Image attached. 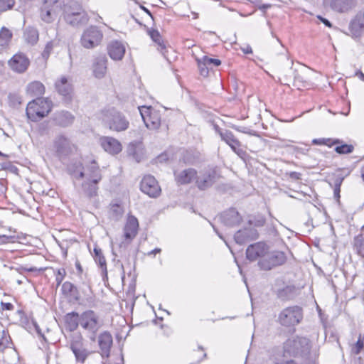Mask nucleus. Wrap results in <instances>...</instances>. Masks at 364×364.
<instances>
[{"mask_svg": "<svg viewBox=\"0 0 364 364\" xmlns=\"http://www.w3.org/2000/svg\"><path fill=\"white\" fill-rule=\"evenodd\" d=\"M102 122L114 132H123L128 129L129 122L122 112L112 108L102 112Z\"/></svg>", "mask_w": 364, "mask_h": 364, "instance_id": "obj_1", "label": "nucleus"}, {"mask_svg": "<svg viewBox=\"0 0 364 364\" xmlns=\"http://www.w3.org/2000/svg\"><path fill=\"white\" fill-rule=\"evenodd\" d=\"M51 110V101L38 97L30 102L26 107V115L33 122L41 120Z\"/></svg>", "mask_w": 364, "mask_h": 364, "instance_id": "obj_2", "label": "nucleus"}, {"mask_svg": "<svg viewBox=\"0 0 364 364\" xmlns=\"http://www.w3.org/2000/svg\"><path fill=\"white\" fill-rule=\"evenodd\" d=\"M303 318L302 308L297 306L287 307L278 316V322L283 326L291 327L299 324Z\"/></svg>", "mask_w": 364, "mask_h": 364, "instance_id": "obj_3", "label": "nucleus"}, {"mask_svg": "<svg viewBox=\"0 0 364 364\" xmlns=\"http://www.w3.org/2000/svg\"><path fill=\"white\" fill-rule=\"evenodd\" d=\"M70 348L73 353L77 364H84L91 352L85 347L80 333L74 332L70 336Z\"/></svg>", "mask_w": 364, "mask_h": 364, "instance_id": "obj_4", "label": "nucleus"}, {"mask_svg": "<svg viewBox=\"0 0 364 364\" xmlns=\"http://www.w3.org/2000/svg\"><path fill=\"white\" fill-rule=\"evenodd\" d=\"M311 348L309 339L305 337H296L288 339L284 343V350L293 356H304L309 354Z\"/></svg>", "mask_w": 364, "mask_h": 364, "instance_id": "obj_5", "label": "nucleus"}, {"mask_svg": "<svg viewBox=\"0 0 364 364\" xmlns=\"http://www.w3.org/2000/svg\"><path fill=\"white\" fill-rule=\"evenodd\" d=\"M80 326L89 333L90 339L95 341L100 325L99 316L94 311L88 310L80 315Z\"/></svg>", "mask_w": 364, "mask_h": 364, "instance_id": "obj_6", "label": "nucleus"}, {"mask_svg": "<svg viewBox=\"0 0 364 364\" xmlns=\"http://www.w3.org/2000/svg\"><path fill=\"white\" fill-rule=\"evenodd\" d=\"M139 110L146 127L151 130L158 129L161 125V114L159 111L151 107L141 106Z\"/></svg>", "mask_w": 364, "mask_h": 364, "instance_id": "obj_7", "label": "nucleus"}, {"mask_svg": "<svg viewBox=\"0 0 364 364\" xmlns=\"http://www.w3.org/2000/svg\"><path fill=\"white\" fill-rule=\"evenodd\" d=\"M287 261V256L284 252L273 251L267 254L265 258L259 259L258 266L262 270H270L272 268L282 265Z\"/></svg>", "mask_w": 364, "mask_h": 364, "instance_id": "obj_8", "label": "nucleus"}, {"mask_svg": "<svg viewBox=\"0 0 364 364\" xmlns=\"http://www.w3.org/2000/svg\"><path fill=\"white\" fill-rule=\"evenodd\" d=\"M103 34L97 26H91L87 28L81 36L82 46L87 49L97 46L102 41Z\"/></svg>", "mask_w": 364, "mask_h": 364, "instance_id": "obj_9", "label": "nucleus"}, {"mask_svg": "<svg viewBox=\"0 0 364 364\" xmlns=\"http://www.w3.org/2000/svg\"><path fill=\"white\" fill-rule=\"evenodd\" d=\"M220 136L241 159L247 161L249 154L232 132L225 130L224 132H220Z\"/></svg>", "mask_w": 364, "mask_h": 364, "instance_id": "obj_10", "label": "nucleus"}, {"mask_svg": "<svg viewBox=\"0 0 364 364\" xmlns=\"http://www.w3.org/2000/svg\"><path fill=\"white\" fill-rule=\"evenodd\" d=\"M73 176L76 179L82 178H85L87 181L94 179V182H100L102 180L101 171L95 160L83 166L82 170L74 172Z\"/></svg>", "mask_w": 364, "mask_h": 364, "instance_id": "obj_11", "label": "nucleus"}, {"mask_svg": "<svg viewBox=\"0 0 364 364\" xmlns=\"http://www.w3.org/2000/svg\"><path fill=\"white\" fill-rule=\"evenodd\" d=\"M293 80V85L299 90L306 87L309 83L306 77L296 70L290 68L286 73L281 74L279 81L284 85H289L288 82Z\"/></svg>", "mask_w": 364, "mask_h": 364, "instance_id": "obj_12", "label": "nucleus"}, {"mask_svg": "<svg viewBox=\"0 0 364 364\" xmlns=\"http://www.w3.org/2000/svg\"><path fill=\"white\" fill-rule=\"evenodd\" d=\"M269 250L264 242H257L249 245L246 250V257L250 261L265 258Z\"/></svg>", "mask_w": 364, "mask_h": 364, "instance_id": "obj_13", "label": "nucleus"}, {"mask_svg": "<svg viewBox=\"0 0 364 364\" xmlns=\"http://www.w3.org/2000/svg\"><path fill=\"white\" fill-rule=\"evenodd\" d=\"M140 189L145 194L151 198H156L161 193L157 181L151 175L145 176L141 183Z\"/></svg>", "mask_w": 364, "mask_h": 364, "instance_id": "obj_14", "label": "nucleus"}, {"mask_svg": "<svg viewBox=\"0 0 364 364\" xmlns=\"http://www.w3.org/2000/svg\"><path fill=\"white\" fill-rule=\"evenodd\" d=\"M259 237L257 230L249 226L237 230L234 235L235 242L238 245H244L251 240H255Z\"/></svg>", "mask_w": 364, "mask_h": 364, "instance_id": "obj_15", "label": "nucleus"}, {"mask_svg": "<svg viewBox=\"0 0 364 364\" xmlns=\"http://www.w3.org/2000/svg\"><path fill=\"white\" fill-rule=\"evenodd\" d=\"M220 222L226 227L233 228L239 225L242 218L235 208H230L220 215Z\"/></svg>", "mask_w": 364, "mask_h": 364, "instance_id": "obj_16", "label": "nucleus"}, {"mask_svg": "<svg viewBox=\"0 0 364 364\" xmlns=\"http://www.w3.org/2000/svg\"><path fill=\"white\" fill-rule=\"evenodd\" d=\"M53 150L59 158L67 156L71 151L70 142L63 135H59L53 141Z\"/></svg>", "mask_w": 364, "mask_h": 364, "instance_id": "obj_17", "label": "nucleus"}, {"mask_svg": "<svg viewBox=\"0 0 364 364\" xmlns=\"http://www.w3.org/2000/svg\"><path fill=\"white\" fill-rule=\"evenodd\" d=\"M216 181V173L215 171H206L201 172L196 176V185L201 191L206 190L211 187Z\"/></svg>", "mask_w": 364, "mask_h": 364, "instance_id": "obj_18", "label": "nucleus"}, {"mask_svg": "<svg viewBox=\"0 0 364 364\" xmlns=\"http://www.w3.org/2000/svg\"><path fill=\"white\" fill-rule=\"evenodd\" d=\"M29 60L23 53H17L14 55L9 61V65L14 71L19 73L25 72L28 65Z\"/></svg>", "mask_w": 364, "mask_h": 364, "instance_id": "obj_19", "label": "nucleus"}, {"mask_svg": "<svg viewBox=\"0 0 364 364\" xmlns=\"http://www.w3.org/2000/svg\"><path fill=\"white\" fill-rule=\"evenodd\" d=\"M198 172L195 168H188L174 172L175 181L178 185H187L196 181Z\"/></svg>", "mask_w": 364, "mask_h": 364, "instance_id": "obj_20", "label": "nucleus"}, {"mask_svg": "<svg viewBox=\"0 0 364 364\" xmlns=\"http://www.w3.org/2000/svg\"><path fill=\"white\" fill-rule=\"evenodd\" d=\"M138 229V220L134 216H129L124 228V237L127 244L136 236Z\"/></svg>", "mask_w": 364, "mask_h": 364, "instance_id": "obj_21", "label": "nucleus"}, {"mask_svg": "<svg viewBox=\"0 0 364 364\" xmlns=\"http://www.w3.org/2000/svg\"><path fill=\"white\" fill-rule=\"evenodd\" d=\"M55 90L59 95L63 96L65 100H70L73 92V87L68 82L67 77L63 76L55 82Z\"/></svg>", "mask_w": 364, "mask_h": 364, "instance_id": "obj_22", "label": "nucleus"}, {"mask_svg": "<svg viewBox=\"0 0 364 364\" xmlns=\"http://www.w3.org/2000/svg\"><path fill=\"white\" fill-rule=\"evenodd\" d=\"M107 59L105 55L97 56L93 63V74L97 78H102L107 73Z\"/></svg>", "mask_w": 364, "mask_h": 364, "instance_id": "obj_23", "label": "nucleus"}, {"mask_svg": "<svg viewBox=\"0 0 364 364\" xmlns=\"http://www.w3.org/2000/svg\"><path fill=\"white\" fill-rule=\"evenodd\" d=\"M101 145L105 151L111 154H117L122 151V145L119 141L112 137L102 138Z\"/></svg>", "mask_w": 364, "mask_h": 364, "instance_id": "obj_24", "label": "nucleus"}, {"mask_svg": "<svg viewBox=\"0 0 364 364\" xmlns=\"http://www.w3.org/2000/svg\"><path fill=\"white\" fill-rule=\"evenodd\" d=\"M350 32L353 38H358L361 36L364 29V16L362 13H358L354 19H353L349 26Z\"/></svg>", "mask_w": 364, "mask_h": 364, "instance_id": "obj_25", "label": "nucleus"}, {"mask_svg": "<svg viewBox=\"0 0 364 364\" xmlns=\"http://www.w3.org/2000/svg\"><path fill=\"white\" fill-rule=\"evenodd\" d=\"M68 14L64 16L65 21L71 26H78L80 25L86 24L89 21V16L86 12L84 13H70L68 11Z\"/></svg>", "mask_w": 364, "mask_h": 364, "instance_id": "obj_26", "label": "nucleus"}, {"mask_svg": "<svg viewBox=\"0 0 364 364\" xmlns=\"http://www.w3.org/2000/svg\"><path fill=\"white\" fill-rule=\"evenodd\" d=\"M109 57L114 60H122L125 53V47L119 41H113L107 48Z\"/></svg>", "mask_w": 364, "mask_h": 364, "instance_id": "obj_27", "label": "nucleus"}, {"mask_svg": "<svg viewBox=\"0 0 364 364\" xmlns=\"http://www.w3.org/2000/svg\"><path fill=\"white\" fill-rule=\"evenodd\" d=\"M62 294L75 301L80 300V294L77 287L70 282H65L61 287Z\"/></svg>", "mask_w": 364, "mask_h": 364, "instance_id": "obj_28", "label": "nucleus"}, {"mask_svg": "<svg viewBox=\"0 0 364 364\" xmlns=\"http://www.w3.org/2000/svg\"><path fill=\"white\" fill-rule=\"evenodd\" d=\"M99 346L103 355H108L110 347L112 343V338L109 333L104 332L101 333L98 338Z\"/></svg>", "mask_w": 364, "mask_h": 364, "instance_id": "obj_29", "label": "nucleus"}, {"mask_svg": "<svg viewBox=\"0 0 364 364\" xmlns=\"http://www.w3.org/2000/svg\"><path fill=\"white\" fill-rule=\"evenodd\" d=\"M54 119L58 125L68 127L73 124L74 116L68 111H61L55 114Z\"/></svg>", "mask_w": 364, "mask_h": 364, "instance_id": "obj_30", "label": "nucleus"}, {"mask_svg": "<svg viewBox=\"0 0 364 364\" xmlns=\"http://www.w3.org/2000/svg\"><path fill=\"white\" fill-rule=\"evenodd\" d=\"M65 322L67 328L70 331H74L80 325V316L76 312L68 313L65 316Z\"/></svg>", "mask_w": 364, "mask_h": 364, "instance_id": "obj_31", "label": "nucleus"}, {"mask_svg": "<svg viewBox=\"0 0 364 364\" xmlns=\"http://www.w3.org/2000/svg\"><path fill=\"white\" fill-rule=\"evenodd\" d=\"M98 183L99 182H94V179L90 181L85 180L82 183V190L84 194H85L89 198L97 196Z\"/></svg>", "mask_w": 364, "mask_h": 364, "instance_id": "obj_32", "label": "nucleus"}, {"mask_svg": "<svg viewBox=\"0 0 364 364\" xmlns=\"http://www.w3.org/2000/svg\"><path fill=\"white\" fill-rule=\"evenodd\" d=\"M201 154L196 150H186L183 156V161L185 164L193 165L200 161Z\"/></svg>", "mask_w": 364, "mask_h": 364, "instance_id": "obj_33", "label": "nucleus"}, {"mask_svg": "<svg viewBox=\"0 0 364 364\" xmlns=\"http://www.w3.org/2000/svg\"><path fill=\"white\" fill-rule=\"evenodd\" d=\"M27 92L32 97H40L44 94L45 87L41 82L34 81L28 85Z\"/></svg>", "mask_w": 364, "mask_h": 364, "instance_id": "obj_34", "label": "nucleus"}, {"mask_svg": "<svg viewBox=\"0 0 364 364\" xmlns=\"http://www.w3.org/2000/svg\"><path fill=\"white\" fill-rule=\"evenodd\" d=\"M23 37L27 43L35 45L38 41V31L34 27L28 26L24 31Z\"/></svg>", "mask_w": 364, "mask_h": 364, "instance_id": "obj_35", "label": "nucleus"}, {"mask_svg": "<svg viewBox=\"0 0 364 364\" xmlns=\"http://www.w3.org/2000/svg\"><path fill=\"white\" fill-rule=\"evenodd\" d=\"M94 258L96 262V263L99 265L100 267L102 272L104 275L107 276V264H106V260L102 255V250L99 247H95L94 248Z\"/></svg>", "mask_w": 364, "mask_h": 364, "instance_id": "obj_36", "label": "nucleus"}, {"mask_svg": "<svg viewBox=\"0 0 364 364\" xmlns=\"http://www.w3.org/2000/svg\"><path fill=\"white\" fill-rule=\"evenodd\" d=\"M12 36L11 31L3 26L0 30V47L2 48L6 47L11 41Z\"/></svg>", "mask_w": 364, "mask_h": 364, "instance_id": "obj_37", "label": "nucleus"}, {"mask_svg": "<svg viewBox=\"0 0 364 364\" xmlns=\"http://www.w3.org/2000/svg\"><path fill=\"white\" fill-rule=\"evenodd\" d=\"M151 38L159 46V50L165 56L166 46L164 45L161 36L157 30H151L149 31Z\"/></svg>", "mask_w": 364, "mask_h": 364, "instance_id": "obj_38", "label": "nucleus"}, {"mask_svg": "<svg viewBox=\"0 0 364 364\" xmlns=\"http://www.w3.org/2000/svg\"><path fill=\"white\" fill-rule=\"evenodd\" d=\"M297 291L293 285L287 286L279 292V297L287 300L291 299L297 295Z\"/></svg>", "mask_w": 364, "mask_h": 364, "instance_id": "obj_39", "label": "nucleus"}, {"mask_svg": "<svg viewBox=\"0 0 364 364\" xmlns=\"http://www.w3.org/2000/svg\"><path fill=\"white\" fill-rule=\"evenodd\" d=\"M70 11V13H74L76 15V13H84L85 12L81 5L76 1H70L68 4L64 6L63 14L64 16L68 14V11Z\"/></svg>", "mask_w": 364, "mask_h": 364, "instance_id": "obj_40", "label": "nucleus"}, {"mask_svg": "<svg viewBox=\"0 0 364 364\" xmlns=\"http://www.w3.org/2000/svg\"><path fill=\"white\" fill-rule=\"evenodd\" d=\"M265 222H266V219L263 215H254V216L251 217L248 220L247 223H248L249 227L253 226V228H259V227L264 226L265 224Z\"/></svg>", "mask_w": 364, "mask_h": 364, "instance_id": "obj_41", "label": "nucleus"}, {"mask_svg": "<svg viewBox=\"0 0 364 364\" xmlns=\"http://www.w3.org/2000/svg\"><path fill=\"white\" fill-rule=\"evenodd\" d=\"M354 247L361 257H364V235H359L354 239Z\"/></svg>", "mask_w": 364, "mask_h": 364, "instance_id": "obj_42", "label": "nucleus"}, {"mask_svg": "<svg viewBox=\"0 0 364 364\" xmlns=\"http://www.w3.org/2000/svg\"><path fill=\"white\" fill-rule=\"evenodd\" d=\"M344 178L341 176H336L333 181V195L334 198L339 200V198L341 197L340 192H341V186L343 181ZM331 186H332L331 183H330Z\"/></svg>", "mask_w": 364, "mask_h": 364, "instance_id": "obj_43", "label": "nucleus"}, {"mask_svg": "<svg viewBox=\"0 0 364 364\" xmlns=\"http://www.w3.org/2000/svg\"><path fill=\"white\" fill-rule=\"evenodd\" d=\"M352 5V0H335L334 7L340 12L348 11Z\"/></svg>", "mask_w": 364, "mask_h": 364, "instance_id": "obj_44", "label": "nucleus"}, {"mask_svg": "<svg viewBox=\"0 0 364 364\" xmlns=\"http://www.w3.org/2000/svg\"><path fill=\"white\" fill-rule=\"evenodd\" d=\"M364 348V334L360 333L358 341L351 346V353L358 355Z\"/></svg>", "mask_w": 364, "mask_h": 364, "instance_id": "obj_45", "label": "nucleus"}, {"mask_svg": "<svg viewBox=\"0 0 364 364\" xmlns=\"http://www.w3.org/2000/svg\"><path fill=\"white\" fill-rule=\"evenodd\" d=\"M312 144L314 145H326L331 147L334 144H339V140L336 139L333 141L330 138L314 139L312 140Z\"/></svg>", "mask_w": 364, "mask_h": 364, "instance_id": "obj_46", "label": "nucleus"}, {"mask_svg": "<svg viewBox=\"0 0 364 364\" xmlns=\"http://www.w3.org/2000/svg\"><path fill=\"white\" fill-rule=\"evenodd\" d=\"M53 12L52 9L47 8L46 6H44L41 10V19L46 22V23H50L53 20Z\"/></svg>", "mask_w": 364, "mask_h": 364, "instance_id": "obj_47", "label": "nucleus"}, {"mask_svg": "<svg viewBox=\"0 0 364 364\" xmlns=\"http://www.w3.org/2000/svg\"><path fill=\"white\" fill-rule=\"evenodd\" d=\"M198 67L200 71V74L204 77L207 76L209 73V70L211 69L206 63L203 58L198 59Z\"/></svg>", "mask_w": 364, "mask_h": 364, "instance_id": "obj_48", "label": "nucleus"}, {"mask_svg": "<svg viewBox=\"0 0 364 364\" xmlns=\"http://www.w3.org/2000/svg\"><path fill=\"white\" fill-rule=\"evenodd\" d=\"M353 146L352 145L348 144H342L341 146H338L335 148V151L338 154H350L353 151Z\"/></svg>", "mask_w": 364, "mask_h": 364, "instance_id": "obj_49", "label": "nucleus"}, {"mask_svg": "<svg viewBox=\"0 0 364 364\" xmlns=\"http://www.w3.org/2000/svg\"><path fill=\"white\" fill-rule=\"evenodd\" d=\"M14 4V0H0V12L11 9Z\"/></svg>", "mask_w": 364, "mask_h": 364, "instance_id": "obj_50", "label": "nucleus"}, {"mask_svg": "<svg viewBox=\"0 0 364 364\" xmlns=\"http://www.w3.org/2000/svg\"><path fill=\"white\" fill-rule=\"evenodd\" d=\"M202 58L204 60L205 63H206V65H208L211 69L213 67H217L221 64V61L219 59L210 58L208 56H203Z\"/></svg>", "mask_w": 364, "mask_h": 364, "instance_id": "obj_51", "label": "nucleus"}, {"mask_svg": "<svg viewBox=\"0 0 364 364\" xmlns=\"http://www.w3.org/2000/svg\"><path fill=\"white\" fill-rule=\"evenodd\" d=\"M66 275V272L64 268H60L57 270L55 275V282L57 287H59Z\"/></svg>", "mask_w": 364, "mask_h": 364, "instance_id": "obj_52", "label": "nucleus"}, {"mask_svg": "<svg viewBox=\"0 0 364 364\" xmlns=\"http://www.w3.org/2000/svg\"><path fill=\"white\" fill-rule=\"evenodd\" d=\"M17 240V237L15 235H0V245L14 243Z\"/></svg>", "mask_w": 364, "mask_h": 364, "instance_id": "obj_53", "label": "nucleus"}, {"mask_svg": "<svg viewBox=\"0 0 364 364\" xmlns=\"http://www.w3.org/2000/svg\"><path fill=\"white\" fill-rule=\"evenodd\" d=\"M53 48V42L49 41L46 43L44 50L43 51L42 55L43 58H48Z\"/></svg>", "mask_w": 364, "mask_h": 364, "instance_id": "obj_54", "label": "nucleus"}, {"mask_svg": "<svg viewBox=\"0 0 364 364\" xmlns=\"http://www.w3.org/2000/svg\"><path fill=\"white\" fill-rule=\"evenodd\" d=\"M2 333H3V336L0 338V349H4V348H7L9 344V338L6 336L5 331L4 330L2 331Z\"/></svg>", "mask_w": 364, "mask_h": 364, "instance_id": "obj_55", "label": "nucleus"}, {"mask_svg": "<svg viewBox=\"0 0 364 364\" xmlns=\"http://www.w3.org/2000/svg\"><path fill=\"white\" fill-rule=\"evenodd\" d=\"M1 311H4V310H8V311H11L14 309V305L11 304V303H5V302H1Z\"/></svg>", "mask_w": 364, "mask_h": 364, "instance_id": "obj_56", "label": "nucleus"}, {"mask_svg": "<svg viewBox=\"0 0 364 364\" xmlns=\"http://www.w3.org/2000/svg\"><path fill=\"white\" fill-rule=\"evenodd\" d=\"M318 18L323 23L325 24L326 26L331 28L332 26V24L326 18L321 16H318Z\"/></svg>", "mask_w": 364, "mask_h": 364, "instance_id": "obj_57", "label": "nucleus"}, {"mask_svg": "<svg viewBox=\"0 0 364 364\" xmlns=\"http://www.w3.org/2000/svg\"><path fill=\"white\" fill-rule=\"evenodd\" d=\"M242 50L245 54H250L252 53V48L249 45L246 46L244 48H242Z\"/></svg>", "mask_w": 364, "mask_h": 364, "instance_id": "obj_58", "label": "nucleus"}, {"mask_svg": "<svg viewBox=\"0 0 364 364\" xmlns=\"http://www.w3.org/2000/svg\"><path fill=\"white\" fill-rule=\"evenodd\" d=\"M291 177L295 179H299L301 174L297 172H292L290 174Z\"/></svg>", "mask_w": 364, "mask_h": 364, "instance_id": "obj_59", "label": "nucleus"}, {"mask_svg": "<svg viewBox=\"0 0 364 364\" xmlns=\"http://www.w3.org/2000/svg\"><path fill=\"white\" fill-rule=\"evenodd\" d=\"M161 250L160 248H155L154 250H153L152 251L149 252L148 253L149 255H156V253H159L161 252Z\"/></svg>", "mask_w": 364, "mask_h": 364, "instance_id": "obj_60", "label": "nucleus"}, {"mask_svg": "<svg viewBox=\"0 0 364 364\" xmlns=\"http://www.w3.org/2000/svg\"><path fill=\"white\" fill-rule=\"evenodd\" d=\"M32 322H33V326H34V327H35V328H36V331H37V333H38V334H40V335H41V329H40V328H39L38 325V324H37V323H36V321H33Z\"/></svg>", "mask_w": 364, "mask_h": 364, "instance_id": "obj_61", "label": "nucleus"}, {"mask_svg": "<svg viewBox=\"0 0 364 364\" xmlns=\"http://www.w3.org/2000/svg\"><path fill=\"white\" fill-rule=\"evenodd\" d=\"M140 8L144 11H145L149 16H150L151 18H152V15H151V13L150 12V11L146 8L145 6H140Z\"/></svg>", "mask_w": 364, "mask_h": 364, "instance_id": "obj_62", "label": "nucleus"}, {"mask_svg": "<svg viewBox=\"0 0 364 364\" xmlns=\"http://www.w3.org/2000/svg\"><path fill=\"white\" fill-rule=\"evenodd\" d=\"M23 269L26 270V271L30 272H36L38 270V269L36 267H30V268L24 267Z\"/></svg>", "mask_w": 364, "mask_h": 364, "instance_id": "obj_63", "label": "nucleus"}, {"mask_svg": "<svg viewBox=\"0 0 364 364\" xmlns=\"http://www.w3.org/2000/svg\"><path fill=\"white\" fill-rule=\"evenodd\" d=\"M215 132L220 135V132H224V131H222L221 129L218 126L215 125L214 127Z\"/></svg>", "mask_w": 364, "mask_h": 364, "instance_id": "obj_64", "label": "nucleus"}]
</instances>
